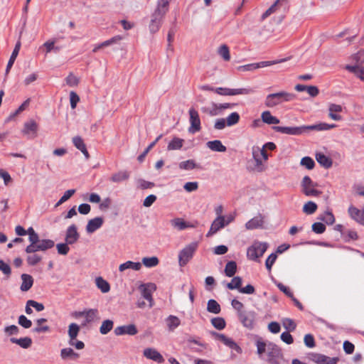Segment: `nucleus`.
I'll list each match as a JSON object with an SVG mask.
<instances>
[{"label":"nucleus","mask_w":364,"mask_h":364,"mask_svg":"<svg viewBox=\"0 0 364 364\" xmlns=\"http://www.w3.org/2000/svg\"><path fill=\"white\" fill-rule=\"evenodd\" d=\"M335 124H329L321 122L309 127H277L276 129L283 134L299 135L302 133L303 129H308L311 130L323 131L335 128Z\"/></svg>","instance_id":"obj_1"},{"label":"nucleus","mask_w":364,"mask_h":364,"mask_svg":"<svg viewBox=\"0 0 364 364\" xmlns=\"http://www.w3.org/2000/svg\"><path fill=\"white\" fill-rule=\"evenodd\" d=\"M296 99V95L291 92L282 91L269 94L266 97L265 105L268 107H273L284 102H291Z\"/></svg>","instance_id":"obj_2"},{"label":"nucleus","mask_w":364,"mask_h":364,"mask_svg":"<svg viewBox=\"0 0 364 364\" xmlns=\"http://www.w3.org/2000/svg\"><path fill=\"white\" fill-rule=\"evenodd\" d=\"M268 247L266 242H255L247 250V257L250 260L257 261L262 257Z\"/></svg>","instance_id":"obj_3"},{"label":"nucleus","mask_w":364,"mask_h":364,"mask_svg":"<svg viewBox=\"0 0 364 364\" xmlns=\"http://www.w3.org/2000/svg\"><path fill=\"white\" fill-rule=\"evenodd\" d=\"M301 191L306 196H318L321 192L317 190V184L314 183L311 178L306 176L301 181Z\"/></svg>","instance_id":"obj_4"},{"label":"nucleus","mask_w":364,"mask_h":364,"mask_svg":"<svg viewBox=\"0 0 364 364\" xmlns=\"http://www.w3.org/2000/svg\"><path fill=\"white\" fill-rule=\"evenodd\" d=\"M197 249L196 243H191L184 247L178 255V262L181 267L185 266L193 257Z\"/></svg>","instance_id":"obj_5"},{"label":"nucleus","mask_w":364,"mask_h":364,"mask_svg":"<svg viewBox=\"0 0 364 364\" xmlns=\"http://www.w3.org/2000/svg\"><path fill=\"white\" fill-rule=\"evenodd\" d=\"M267 355H268V362L270 364H279V360L282 358V353L277 345L269 343L267 345Z\"/></svg>","instance_id":"obj_6"},{"label":"nucleus","mask_w":364,"mask_h":364,"mask_svg":"<svg viewBox=\"0 0 364 364\" xmlns=\"http://www.w3.org/2000/svg\"><path fill=\"white\" fill-rule=\"evenodd\" d=\"M250 88H236L231 89L228 87H217L215 92L223 96L246 95L252 92Z\"/></svg>","instance_id":"obj_7"},{"label":"nucleus","mask_w":364,"mask_h":364,"mask_svg":"<svg viewBox=\"0 0 364 364\" xmlns=\"http://www.w3.org/2000/svg\"><path fill=\"white\" fill-rule=\"evenodd\" d=\"M139 289H141L143 298L148 301V307H152L154 305L152 293L156 290V284L152 283L142 284Z\"/></svg>","instance_id":"obj_8"},{"label":"nucleus","mask_w":364,"mask_h":364,"mask_svg":"<svg viewBox=\"0 0 364 364\" xmlns=\"http://www.w3.org/2000/svg\"><path fill=\"white\" fill-rule=\"evenodd\" d=\"M211 335L214 336L215 339L219 340L223 343L230 349L235 350L237 353H241V348L232 338L226 336L223 333H218L215 331L211 332Z\"/></svg>","instance_id":"obj_9"},{"label":"nucleus","mask_w":364,"mask_h":364,"mask_svg":"<svg viewBox=\"0 0 364 364\" xmlns=\"http://www.w3.org/2000/svg\"><path fill=\"white\" fill-rule=\"evenodd\" d=\"M38 125L34 120H30L24 124L22 129L23 134L26 135L28 139H34L37 136Z\"/></svg>","instance_id":"obj_10"},{"label":"nucleus","mask_w":364,"mask_h":364,"mask_svg":"<svg viewBox=\"0 0 364 364\" xmlns=\"http://www.w3.org/2000/svg\"><path fill=\"white\" fill-rule=\"evenodd\" d=\"M259 146H253L252 149V157L255 161V170L257 172H262L266 169L265 161L259 154Z\"/></svg>","instance_id":"obj_11"},{"label":"nucleus","mask_w":364,"mask_h":364,"mask_svg":"<svg viewBox=\"0 0 364 364\" xmlns=\"http://www.w3.org/2000/svg\"><path fill=\"white\" fill-rule=\"evenodd\" d=\"M348 213L350 218L364 225V208L360 210L353 205H350L348 209Z\"/></svg>","instance_id":"obj_12"},{"label":"nucleus","mask_w":364,"mask_h":364,"mask_svg":"<svg viewBox=\"0 0 364 364\" xmlns=\"http://www.w3.org/2000/svg\"><path fill=\"white\" fill-rule=\"evenodd\" d=\"M116 336L129 335L134 336L138 333V330L134 324L124 325L117 326L114 328Z\"/></svg>","instance_id":"obj_13"},{"label":"nucleus","mask_w":364,"mask_h":364,"mask_svg":"<svg viewBox=\"0 0 364 364\" xmlns=\"http://www.w3.org/2000/svg\"><path fill=\"white\" fill-rule=\"evenodd\" d=\"M225 226V218L224 216H218L212 223L210 228L207 233V237H210L215 234L218 230Z\"/></svg>","instance_id":"obj_14"},{"label":"nucleus","mask_w":364,"mask_h":364,"mask_svg":"<svg viewBox=\"0 0 364 364\" xmlns=\"http://www.w3.org/2000/svg\"><path fill=\"white\" fill-rule=\"evenodd\" d=\"M149 28L152 33H155L159 30V3L151 16Z\"/></svg>","instance_id":"obj_15"},{"label":"nucleus","mask_w":364,"mask_h":364,"mask_svg":"<svg viewBox=\"0 0 364 364\" xmlns=\"http://www.w3.org/2000/svg\"><path fill=\"white\" fill-rule=\"evenodd\" d=\"M79 237L80 235L77 232L75 225H71L69 226L65 235V242L67 244L73 245L78 240Z\"/></svg>","instance_id":"obj_16"},{"label":"nucleus","mask_w":364,"mask_h":364,"mask_svg":"<svg viewBox=\"0 0 364 364\" xmlns=\"http://www.w3.org/2000/svg\"><path fill=\"white\" fill-rule=\"evenodd\" d=\"M60 358L63 360H77L80 358V354L74 351L70 347L64 348L60 350Z\"/></svg>","instance_id":"obj_17"},{"label":"nucleus","mask_w":364,"mask_h":364,"mask_svg":"<svg viewBox=\"0 0 364 364\" xmlns=\"http://www.w3.org/2000/svg\"><path fill=\"white\" fill-rule=\"evenodd\" d=\"M337 358H331L322 354H315L313 355V360L318 364H336Z\"/></svg>","instance_id":"obj_18"},{"label":"nucleus","mask_w":364,"mask_h":364,"mask_svg":"<svg viewBox=\"0 0 364 364\" xmlns=\"http://www.w3.org/2000/svg\"><path fill=\"white\" fill-rule=\"evenodd\" d=\"M103 224V219L100 217H97L88 221L86 226V230L89 233H92L99 229Z\"/></svg>","instance_id":"obj_19"},{"label":"nucleus","mask_w":364,"mask_h":364,"mask_svg":"<svg viewBox=\"0 0 364 364\" xmlns=\"http://www.w3.org/2000/svg\"><path fill=\"white\" fill-rule=\"evenodd\" d=\"M264 223V218L262 215H258L255 218L250 220L245 224V228L247 230H253L256 228H261Z\"/></svg>","instance_id":"obj_20"},{"label":"nucleus","mask_w":364,"mask_h":364,"mask_svg":"<svg viewBox=\"0 0 364 364\" xmlns=\"http://www.w3.org/2000/svg\"><path fill=\"white\" fill-rule=\"evenodd\" d=\"M239 319L242 324L247 328H252L254 322V314L253 313L245 311L240 312L238 314Z\"/></svg>","instance_id":"obj_21"},{"label":"nucleus","mask_w":364,"mask_h":364,"mask_svg":"<svg viewBox=\"0 0 364 364\" xmlns=\"http://www.w3.org/2000/svg\"><path fill=\"white\" fill-rule=\"evenodd\" d=\"M55 242L53 240L50 239L40 240L38 243L34 247L35 252L38 251L45 252L54 247Z\"/></svg>","instance_id":"obj_22"},{"label":"nucleus","mask_w":364,"mask_h":364,"mask_svg":"<svg viewBox=\"0 0 364 364\" xmlns=\"http://www.w3.org/2000/svg\"><path fill=\"white\" fill-rule=\"evenodd\" d=\"M190 123L191 126L188 128L190 133L195 134L200 130L201 126L199 115H190Z\"/></svg>","instance_id":"obj_23"},{"label":"nucleus","mask_w":364,"mask_h":364,"mask_svg":"<svg viewBox=\"0 0 364 364\" xmlns=\"http://www.w3.org/2000/svg\"><path fill=\"white\" fill-rule=\"evenodd\" d=\"M21 42L20 41H17V43H16V46H15V48L10 56V58L9 60V62L7 63V66H6V74L7 75L11 67L13 66L17 56H18V54L19 53V50H20V48H21Z\"/></svg>","instance_id":"obj_24"},{"label":"nucleus","mask_w":364,"mask_h":364,"mask_svg":"<svg viewBox=\"0 0 364 364\" xmlns=\"http://www.w3.org/2000/svg\"><path fill=\"white\" fill-rule=\"evenodd\" d=\"M121 39H122L121 36H114L109 40H107L101 43L96 44L94 46V48L92 49V53H95L98 52L100 49L107 47V46H109Z\"/></svg>","instance_id":"obj_25"},{"label":"nucleus","mask_w":364,"mask_h":364,"mask_svg":"<svg viewBox=\"0 0 364 364\" xmlns=\"http://www.w3.org/2000/svg\"><path fill=\"white\" fill-rule=\"evenodd\" d=\"M22 283L21 285V290L22 291H28L33 284V279L30 274H23L21 276Z\"/></svg>","instance_id":"obj_26"},{"label":"nucleus","mask_w":364,"mask_h":364,"mask_svg":"<svg viewBox=\"0 0 364 364\" xmlns=\"http://www.w3.org/2000/svg\"><path fill=\"white\" fill-rule=\"evenodd\" d=\"M73 142L75 145V146L80 150L82 153L84 154L85 158L88 159L90 158V154L87 150L86 146L82 140V139L80 136H75L73 139Z\"/></svg>","instance_id":"obj_27"},{"label":"nucleus","mask_w":364,"mask_h":364,"mask_svg":"<svg viewBox=\"0 0 364 364\" xmlns=\"http://www.w3.org/2000/svg\"><path fill=\"white\" fill-rule=\"evenodd\" d=\"M346 69L349 72L353 73L356 77L360 78L364 82V67L355 65H346Z\"/></svg>","instance_id":"obj_28"},{"label":"nucleus","mask_w":364,"mask_h":364,"mask_svg":"<svg viewBox=\"0 0 364 364\" xmlns=\"http://www.w3.org/2000/svg\"><path fill=\"white\" fill-rule=\"evenodd\" d=\"M206 146L208 149L213 151L225 152L227 150L226 146H224L220 140L208 141Z\"/></svg>","instance_id":"obj_29"},{"label":"nucleus","mask_w":364,"mask_h":364,"mask_svg":"<svg viewBox=\"0 0 364 364\" xmlns=\"http://www.w3.org/2000/svg\"><path fill=\"white\" fill-rule=\"evenodd\" d=\"M141 268V263L134 262L132 261H127L123 264H121L119 267V272H122L126 269H132L136 271L139 270Z\"/></svg>","instance_id":"obj_30"},{"label":"nucleus","mask_w":364,"mask_h":364,"mask_svg":"<svg viewBox=\"0 0 364 364\" xmlns=\"http://www.w3.org/2000/svg\"><path fill=\"white\" fill-rule=\"evenodd\" d=\"M237 104L234 103H223L218 105H214L215 110L222 112L226 109H230V114H237V110L235 109L236 107H237Z\"/></svg>","instance_id":"obj_31"},{"label":"nucleus","mask_w":364,"mask_h":364,"mask_svg":"<svg viewBox=\"0 0 364 364\" xmlns=\"http://www.w3.org/2000/svg\"><path fill=\"white\" fill-rule=\"evenodd\" d=\"M28 240L30 242V245L26 247L25 251L28 254L34 253L35 252L34 247L40 241L39 236L36 232L34 235H32L30 237H28Z\"/></svg>","instance_id":"obj_32"},{"label":"nucleus","mask_w":364,"mask_h":364,"mask_svg":"<svg viewBox=\"0 0 364 364\" xmlns=\"http://www.w3.org/2000/svg\"><path fill=\"white\" fill-rule=\"evenodd\" d=\"M10 341L12 343H16V344L20 346L23 348H29L32 343L31 338H30L28 337L21 338H11Z\"/></svg>","instance_id":"obj_33"},{"label":"nucleus","mask_w":364,"mask_h":364,"mask_svg":"<svg viewBox=\"0 0 364 364\" xmlns=\"http://www.w3.org/2000/svg\"><path fill=\"white\" fill-rule=\"evenodd\" d=\"M316 159L321 166L326 168H328L332 166L331 159L322 153L316 154Z\"/></svg>","instance_id":"obj_34"},{"label":"nucleus","mask_w":364,"mask_h":364,"mask_svg":"<svg viewBox=\"0 0 364 364\" xmlns=\"http://www.w3.org/2000/svg\"><path fill=\"white\" fill-rule=\"evenodd\" d=\"M85 317L87 323H91L95 320L100 319L99 311L96 309L85 310Z\"/></svg>","instance_id":"obj_35"},{"label":"nucleus","mask_w":364,"mask_h":364,"mask_svg":"<svg viewBox=\"0 0 364 364\" xmlns=\"http://www.w3.org/2000/svg\"><path fill=\"white\" fill-rule=\"evenodd\" d=\"M166 326L170 331H173L181 323L180 319L175 316H169L166 319Z\"/></svg>","instance_id":"obj_36"},{"label":"nucleus","mask_w":364,"mask_h":364,"mask_svg":"<svg viewBox=\"0 0 364 364\" xmlns=\"http://www.w3.org/2000/svg\"><path fill=\"white\" fill-rule=\"evenodd\" d=\"M95 284L102 293H107L110 290L109 284L101 277L96 278Z\"/></svg>","instance_id":"obj_37"},{"label":"nucleus","mask_w":364,"mask_h":364,"mask_svg":"<svg viewBox=\"0 0 364 364\" xmlns=\"http://www.w3.org/2000/svg\"><path fill=\"white\" fill-rule=\"evenodd\" d=\"M129 177V173L127 171H121L114 173L110 180L114 183H119L122 181L127 180Z\"/></svg>","instance_id":"obj_38"},{"label":"nucleus","mask_w":364,"mask_h":364,"mask_svg":"<svg viewBox=\"0 0 364 364\" xmlns=\"http://www.w3.org/2000/svg\"><path fill=\"white\" fill-rule=\"evenodd\" d=\"M207 311L210 313L218 314L220 312V304L214 299H210L207 304Z\"/></svg>","instance_id":"obj_39"},{"label":"nucleus","mask_w":364,"mask_h":364,"mask_svg":"<svg viewBox=\"0 0 364 364\" xmlns=\"http://www.w3.org/2000/svg\"><path fill=\"white\" fill-rule=\"evenodd\" d=\"M80 331V328L77 323H70L68 326V331L69 339L74 340L75 338H77Z\"/></svg>","instance_id":"obj_40"},{"label":"nucleus","mask_w":364,"mask_h":364,"mask_svg":"<svg viewBox=\"0 0 364 364\" xmlns=\"http://www.w3.org/2000/svg\"><path fill=\"white\" fill-rule=\"evenodd\" d=\"M113 326L114 322L112 320H105L100 327V332L102 335H106L113 328Z\"/></svg>","instance_id":"obj_41"},{"label":"nucleus","mask_w":364,"mask_h":364,"mask_svg":"<svg viewBox=\"0 0 364 364\" xmlns=\"http://www.w3.org/2000/svg\"><path fill=\"white\" fill-rule=\"evenodd\" d=\"M237 271V264L234 261L228 262L225 267V274L228 277H232L235 275Z\"/></svg>","instance_id":"obj_42"},{"label":"nucleus","mask_w":364,"mask_h":364,"mask_svg":"<svg viewBox=\"0 0 364 364\" xmlns=\"http://www.w3.org/2000/svg\"><path fill=\"white\" fill-rule=\"evenodd\" d=\"M144 355L148 359L159 361V353L154 349L146 348L144 350Z\"/></svg>","instance_id":"obj_43"},{"label":"nucleus","mask_w":364,"mask_h":364,"mask_svg":"<svg viewBox=\"0 0 364 364\" xmlns=\"http://www.w3.org/2000/svg\"><path fill=\"white\" fill-rule=\"evenodd\" d=\"M41 260L42 257L36 252L29 254L26 258V262L30 266H35Z\"/></svg>","instance_id":"obj_44"},{"label":"nucleus","mask_w":364,"mask_h":364,"mask_svg":"<svg viewBox=\"0 0 364 364\" xmlns=\"http://www.w3.org/2000/svg\"><path fill=\"white\" fill-rule=\"evenodd\" d=\"M218 53L225 61H229L230 59L229 48L227 45L223 44L218 48Z\"/></svg>","instance_id":"obj_45"},{"label":"nucleus","mask_w":364,"mask_h":364,"mask_svg":"<svg viewBox=\"0 0 364 364\" xmlns=\"http://www.w3.org/2000/svg\"><path fill=\"white\" fill-rule=\"evenodd\" d=\"M317 205L313 201H308L303 206V212L307 215L314 213L317 210Z\"/></svg>","instance_id":"obj_46"},{"label":"nucleus","mask_w":364,"mask_h":364,"mask_svg":"<svg viewBox=\"0 0 364 364\" xmlns=\"http://www.w3.org/2000/svg\"><path fill=\"white\" fill-rule=\"evenodd\" d=\"M159 260L157 257H144L142 258V263L146 267H153L158 265Z\"/></svg>","instance_id":"obj_47"},{"label":"nucleus","mask_w":364,"mask_h":364,"mask_svg":"<svg viewBox=\"0 0 364 364\" xmlns=\"http://www.w3.org/2000/svg\"><path fill=\"white\" fill-rule=\"evenodd\" d=\"M212 325L218 330H223L225 328L226 323L223 318L216 317L211 319Z\"/></svg>","instance_id":"obj_48"},{"label":"nucleus","mask_w":364,"mask_h":364,"mask_svg":"<svg viewBox=\"0 0 364 364\" xmlns=\"http://www.w3.org/2000/svg\"><path fill=\"white\" fill-rule=\"evenodd\" d=\"M183 144V139L179 138L173 139L168 144V149L169 150L180 149Z\"/></svg>","instance_id":"obj_49"},{"label":"nucleus","mask_w":364,"mask_h":364,"mask_svg":"<svg viewBox=\"0 0 364 364\" xmlns=\"http://www.w3.org/2000/svg\"><path fill=\"white\" fill-rule=\"evenodd\" d=\"M319 219L328 225H332L335 222L334 215L330 211L325 212L320 216Z\"/></svg>","instance_id":"obj_50"},{"label":"nucleus","mask_w":364,"mask_h":364,"mask_svg":"<svg viewBox=\"0 0 364 364\" xmlns=\"http://www.w3.org/2000/svg\"><path fill=\"white\" fill-rule=\"evenodd\" d=\"M75 193V189H70V190L66 191L64 193L63 196L57 202V203L55 204V206L58 207V206L60 205L61 204H63V203H65V201H67L68 200H69L74 195Z\"/></svg>","instance_id":"obj_51"},{"label":"nucleus","mask_w":364,"mask_h":364,"mask_svg":"<svg viewBox=\"0 0 364 364\" xmlns=\"http://www.w3.org/2000/svg\"><path fill=\"white\" fill-rule=\"evenodd\" d=\"M178 167L181 169H183V170H192V169L196 168V164L193 160L189 159L187 161H181L178 164Z\"/></svg>","instance_id":"obj_52"},{"label":"nucleus","mask_w":364,"mask_h":364,"mask_svg":"<svg viewBox=\"0 0 364 364\" xmlns=\"http://www.w3.org/2000/svg\"><path fill=\"white\" fill-rule=\"evenodd\" d=\"M242 285V279L240 277H235L232 281L227 284V287L229 289H237L240 290Z\"/></svg>","instance_id":"obj_53"},{"label":"nucleus","mask_w":364,"mask_h":364,"mask_svg":"<svg viewBox=\"0 0 364 364\" xmlns=\"http://www.w3.org/2000/svg\"><path fill=\"white\" fill-rule=\"evenodd\" d=\"M328 111L329 114L348 112L345 107L337 104H330L328 107Z\"/></svg>","instance_id":"obj_54"},{"label":"nucleus","mask_w":364,"mask_h":364,"mask_svg":"<svg viewBox=\"0 0 364 364\" xmlns=\"http://www.w3.org/2000/svg\"><path fill=\"white\" fill-rule=\"evenodd\" d=\"M0 271L6 276V278H9L11 274V269L9 264L6 263L4 260L0 259Z\"/></svg>","instance_id":"obj_55"},{"label":"nucleus","mask_w":364,"mask_h":364,"mask_svg":"<svg viewBox=\"0 0 364 364\" xmlns=\"http://www.w3.org/2000/svg\"><path fill=\"white\" fill-rule=\"evenodd\" d=\"M300 164L301 166H305L309 170L313 169L315 166L314 161L309 156L303 157Z\"/></svg>","instance_id":"obj_56"},{"label":"nucleus","mask_w":364,"mask_h":364,"mask_svg":"<svg viewBox=\"0 0 364 364\" xmlns=\"http://www.w3.org/2000/svg\"><path fill=\"white\" fill-rule=\"evenodd\" d=\"M18 324L25 328H29L32 326V322L31 320L28 319L26 316L21 315L18 317Z\"/></svg>","instance_id":"obj_57"},{"label":"nucleus","mask_w":364,"mask_h":364,"mask_svg":"<svg viewBox=\"0 0 364 364\" xmlns=\"http://www.w3.org/2000/svg\"><path fill=\"white\" fill-rule=\"evenodd\" d=\"M277 258V256L274 253H272L269 257L267 258L265 261V266L266 268L268 269L269 272L271 271L272 267L275 262L276 259Z\"/></svg>","instance_id":"obj_58"},{"label":"nucleus","mask_w":364,"mask_h":364,"mask_svg":"<svg viewBox=\"0 0 364 364\" xmlns=\"http://www.w3.org/2000/svg\"><path fill=\"white\" fill-rule=\"evenodd\" d=\"M283 326L286 329H287L289 331H294L296 327L295 322L291 318L284 319Z\"/></svg>","instance_id":"obj_59"},{"label":"nucleus","mask_w":364,"mask_h":364,"mask_svg":"<svg viewBox=\"0 0 364 364\" xmlns=\"http://www.w3.org/2000/svg\"><path fill=\"white\" fill-rule=\"evenodd\" d=\"M312 230L316 234H322L326 230V226L321 223H314L311 226Z\"/></svg>","instance_id":"obj_60"},{"label":"nucleus","mask_w":364,"mask_h":364,"mask_svg":"<svg viewBox=\"0 0 364 364\" xmlns=\"http://www.w3.org/2000/svg\"><path fill=\"white\" fill-rule=\"evenodd\" d=\"M68 245L69 244H67V242L57 244L56 247H57L58 254L63 255H66L70 250V248L68 246Z\"/></svg>","instance_id":"obj_61"},{"label":"nucleus","mask_w":364,"mask_h":364,"mask_svg":"<svg viewBox=\"0 0 364 364\" xmlns=\"http://www.w3.org/2000/svg\"><path fill=\"white\" fill-rule=\"evenodd\" d=\"M263 119L264 124H276L279 122V120L272 115H261Z\"/></svg>","instance_id":"obj_62"},{"label":"nucleus","mask_w":364,"mask_h":364,"mask_svg":"<svg viewBox=\"0 0 364 364\" xmlns=\"http://www.w3.org/2000/svg\"><path fill=\"white\" fill-rule=\"evenodd\" d=\"M68 344L70 346H73L77 350H82L85 348V343L81 341L77 340V338L74 340L69 339Z\"/></svg>","instance_id":"obj_63"},{"label":"nucleus","mask_w":364,"mask_h":364,"mask_svg":"<svg viewBox=\"0 0 364 364\" xmlns=\"http://www.w3.org/2000/svg\"><path fill=\"white\" fill-rule=\"evenodd\" d=\"M67 85L70 87L76 86L78 82V78L73 73H70L65 79Z\"/></svg>","instance_id":"obj_64"}]
</instances>
